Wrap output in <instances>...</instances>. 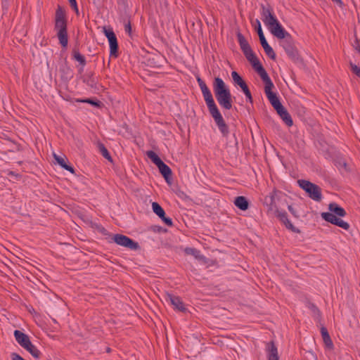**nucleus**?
Here are the masks:
<instances>
[{
    "label": "nucleus",
    "mask_w": 360,
    "mask_h": 360,
    "mask_svg": "<svg viewBox=\"0 0 360 360\" xmlns=\"http://www.w3.org/2000/svg\"><path fill=\"white\" fill-rule=\"evenodd\" d=\"M55 30H57V36L60 44L63 47H66L68 43L67 20L65 12L60 6H58L56 11Z\"/></svg>",
    "instance_id": "39448f33"
},
{
    "label": "nucleus",
    "mask_w": 360,
    "mask_h": 360,
    "mask_svg": "<svg viewBox=\"0 0 360 360\" xmlns=\"http://www.w3.org/2000/svg\"><path fill=\"white\" fill-rule=\"evenodd\" d=\"M213 90L219 105L225 110L231 109L232 96L229 87L221 78L219 77L214 78Z\"/></svg>",
    "instance_id": "20e7f679"
},
{
    "label": "nucleus",
    "mask_w": 360,
    "mask_h": 360,
    "mask_svg": "<svg viewBox=\"0 0 360 360\" xmlns=\"http://www.w3.org/2000/svg\"><path fill=\"white\" fill-rule=\"evenodd\" d=\"M242 91L244 92L248 101L250 103H253V99H252V94H251V92L248 88V86H245V88L242 89Z\"/></svg>",
    "instance_id": "a19ab883"
},
{
    "label": "nucleus",
    "mask_w": 360,
    "mask_h": 360,
    "mask_svg": "<svg viewBox=\"0 0 360 360\" xmlns=\"http://www.w3.org/2000/svg\"><path fill=\"white\" fill-rule=\"evenodd\" d=\"M236 36H237L238 41V44L240 45V49L242 50V51H244L248 50L251 48L248 41L246 40L245 37L240 32H238L237 33Z\"/></svg>",
    "instance_id": "b1692460"
},
{
    "label": "nucleus",
    "mask_w": 360,
    "mask_h": 360,
    "mask_svg": "<svg viewBox=\"0 0 360 360\" xmlns=\"http://www.w3.org/2000/svg\"><path fill=\"white\" fill-rule=\"evenodd\" d=\"M103 232L105 234L106 230L105 229H103Z\"/></svg>",
    "instance_id": "6e6d98bb"
},
{
    "label": "nucleus",
    "mask_w": 360,
    "mask_h": 360,
    "mask_svg": "<svg viewBox=\"0 0 360 360\" xmlns=\"http://www.w3.org/2000/svg\"><path fill=\"white\" fill-rule=\"evenodd\" d=\"M163 221L165 224H167V226H172V220L171 218L169 217H167L165 216V212H162V214L158 215Z\"/></svg>",
    "instance_id": "f704fd0d"
},
{
    "label": "nucleus",
    "mask_w": 360,
    "mask_h": 360,
    "mask_svg": "<svg viewBox=\"0 0 360 360\" xmlns=\"http://www.w3.org/2000/svg\"><path fill=\"white\" fill-rule=\"evenodd\" d=\"M262 20L274 36L278 39L290 37V34L280 24L269 6L266 7L262 5Z\"/></svg>",
    "instance_id": "f03ea898"
},
{
    "label": "nucleus",
    "mask_w": 360,
    "mask_h": 360,
    "mask_svg": "<svg viewBox=\"0 0 360 360\" xmlns=\"http://www.w3.org/2000/svg\"><path fill=\"white\" fill-rule=\"evenodd\" d=\"M321 333L323 338V342L326 347L329 349H333L334 347L333 341L330 337L328 330L325 327L321 328Z\"/></svg>",
    "instance_id": "6ab92c4d"
},
{
    "label": "nucleus",
    "mask_w": 360,
    "mask_h": 360,
    "mask_svg": "<svg viewBox=\"0 0 360 360\" xmlns=\"http://www.w3.org/2000/svg\"><path fill=\"white\" fill-rule=\"evenodd\" d=\"M349 67L352 72L360 77V68H359L356 64L353 63L352 62L349 63Z\"/></svg>",
    "instance_id": "c03bdc74"
},
{
    "label": "nucleus",
    "mask_w": 360,
    "mask_h": 360,
    "mask_svg": "<svg viewBox=\"0 0 360 360\" xmlns=\"http://www.w3.org/2000/svg\"><path fill=\"white\" fill-rule=\"evenodd\" d=\"M238 139L236 137L235 134H233L232 138H231L226 143L227 146L229 147H237L238 146Z\"/></svg>",
    "instance_id": "58836bf2"
},
{
    "label": "nucleus",
    "mask_w": 360,
    "mask_h": 360,
    "mask_svg": "<svg viewBox=\"0 0 360 360\" xmlns=\"http://www.w3.org/2000/svg\"><path fill=\"white\" fill-rule=\"evenodd\" d=\"M234 204L238 209L243 211L247 210L249 207V202L244 196L236 197L234 200Z\"/></svg>",
    "instance_id": "aec40b11"
},
{
    "label": "nucleus",
    "mask_w": 360,
    "mask_h": 360,
    "mask_svg": "<svg viewBox=\"0 0 360 360\" xmlns=\"http://www.w3.org/2000/svg\"><path fill=\"white\" fill-rule=\"evenodd\" d=\"M260 77L264 82V92L269 102L276 98L278 96L275 93L272 92V89L274 87V85L267 72L261 75Z\"/></svg>",
    "instance_id": "f8f14e48"
},
{
    "label": "nucleus",
    "mask_w": 360,
    "mask_h": 360,
    "mask_svg": "<svg viewBox=\"0 0 360 360\" xmlns=\"http://www.w3.org/2000/svg\"><path fill=\"white\" fill-rule=\"evenodd\" d=\"M202 96L207 104L209 112L214 119L219 131L221 133L223 137L227 139L229 134V126L226 124L220 111L219 110L211 91H210L209 92L203 93Z\"/></svg>",
    "instance_id": "7ed1b4c3"
},
{
    "label": "nucleus",
    "mask_w": 360,
    "mask_h": 360,
    "mask_svg": "<svg viewBox=\"0 0 360 360\" xmlns=\"http://www.w3.org/2000/svg\"><path fill=\"white\" fill-rule=\"evenodd\" d=\"M124 30L129 34H131V25L130 22H128L127 23L125 24V25H124Z\"/></svg>",
    "instance_id": "09e8293b"
},
{
    "label": "nucleus",
    "mask_w": 360,
    "mask_h": 360,
    "mask_svg": "<svg viewBox=\"0 0 360 360\" xmlns=\"http://www.w3.org/2000/svg\"><path fill=\"white\" fill-rule=\"evenodd\" d=\"M196 79H197L198 84L200 88L201 91H202V94L209 92L210 91L209 89V88L207 87V84H205V82L200 77H197Z\"/></svg>",
    "instance_id": "c756f323"
},
{
    "label": "nucleus",
    "mask_w": 360,
    "mask_h": 360,
    "mask_svg": "<svg viewBox=\"0 0 360 360\" xmlns=\"http://www.w3.org/2000/svg\"><path fill=\"white\" fill-rule=\"evenodd\" d=\"M276 112L287 126L290 127L292 125L293 122L291 116L283 106L281 107V109L276 110Z\"/></svg>",
    "instance_id": "a211bd4d"
},
{
    "label": "nucleus",
    "mask_w": 360,
    "mask_h": 360,
    "mask_svg": "<svg viewBox=\"0 0 360 360\" xmlns=\"http://www.w3.org/2000/svg\"><path fill=\"white\" fill-rule=\"evenodd\" d=\"M60 71L63 72L62 77L66 80L70 79L72 77L71 70L68 67H64L60 69Z\"/></svg>",
    "instance_id": "2f4dec72"
},
{
    "label": "nucleus",
    "mask_w": 360,
    "mask_h": 360,
    "mask_svg": "<svg viewBox=\"0 0 360 360\" xmlns=\"http://www.w3.org/2000/svg\"><path fill=\"white\" fill-rule=\"evenodd\" d=\"M54 159L56 160V162L64 169L69 171L72 174H75V169L72 167L68 165L65 159L56 154L53 155Z\"/></svg>",
    "instance_id": "4be33fe9"
},
{
    "label": "nucleus",
    "mask_w": 360,
    "mask_h": 360,
    "mask_svg": "<svg viewBox=\"0 0 360 360\" xmlns=\"http://www.w3.org/2000/svg\"><path fill=\"white\" fill-rule=\"evenodd\" d=\"M184 251H185L186 254H187V255H193L195 258L199 257L200 251L195 248H186Z\"/></svg>",
    "instance_id": "7c9ffc66"
},
{
    "label": "nucleus",
    "mask_w": 360,
    "mask_h": 360,
    "mask_svg": "<svg viewBox=\"0 0 360 360\" xmlns=\"http://www.w3.org/2000/svg\"><path fill=\"white\" fill-rule=\"evenodd\" d=\"M163 221L165 224H167V226H172V220L171 218L169 217H167L165 216V212H162V214L158 215Z\"/></svg>",
    "instance_id": "c9c22d12"
},
{
    "label": "nucleus",
    "mask_w": 360,
    "mask_h": 360,
    "mask_svg": "<svg viewBox=\"0 0 360 360\" xmlns=\"http://www.w3.org/2000/svg\"><path fill=\"white\" fill-rule=\"evenodd\" d=\"M13 335L15 340L22 347H24V346L30 342L28 335L21 332L20 330H15L13 333Z\"/></svg>",
    "instance_id": "dca6fc26"
},
{
    "label": "nucleus",
    "mask_w": 360,
    "mask_h": 360,
    "mask_svg": "<svg viewBox=\"0 0 360 360\" xmlns=\"http://www.w3.org/2000/svg\"><path fill=\"white\" fill-rule=\"evenodd\" d=\"M106 352H110V349L109 347H108V348L106 349Z\"/></svg>",
    "instance_id": "5fc2aeb1"
},
{
    "label": "nucleus",
    "mask_w": 360,
    "mask_h": 360,
    "mask_svg": "<svg viewBox=\"0 0 360 360\" xmlns=\"http://www.w3.org/2000/svg\"><path fill=\"white\" fill-rule=\"evenodd\" d=\"M332 1H334V2H336L338 4H342V1L341 0H332Z\"/></svg>",
    "instance_id": "603ef678"
},
{
    "label": "nucleus",
    "mask_w": 360,
    "mask_h": 360,
    "mask_svg": "<svg viewBox=\"0 0 360 360\" xmlns=\"http://www.w3.org/2000/svg\"><path fill=\"white\" fill-rule=\"evenodd\" d=\"M288 209L289 210V212L295 217V218H299L300 217V214H298V212L297 211V210L292 206V205H288Z\"/></svg>",
    "instance_id": "49530a36"
},
{
    "label": "nucleus",
    "mask_w": 360,
    "mask_h": 360,
    "mask_svg": "<svg viewBox=\"0 0 360 360\" xmlns=\"http://www.w3.org/2000/svg\"><path fill=\"white\" fill-rule=\"evenodd\" d=\"M108 242L115 243L120 246H122L131 250H137L140 249L139 243L122 234L117 233L110 236V238L108 239Z\"/></svg>",
    "instance_id": "0eeeda50"
},
{
    "label": "nucleus",
    "mask_w": 360,
    "mask_h": 360,
    "mask_svg": "<svg viewBox=\"0 0 360 360\" xmlns=\"http://www.w3.org/2000/svg\"><path fill=\"white\" fill-rule=\"evenodd\" d=\"M158 167L167 183L171 184L172 172L169 167L162 161Z\"/></svg>",
    "instance_id": "4468645a"
},
{
    "label": "nucleus",
    "mask_w": 360,
    "mask_h": 360,
    "mask_svg": "<svg viewBox=\"0 0 360 360\" xmlns=\"http://www.w3.org/2000/svg\"><path fill=\"white\" fill-rule=\"evenodd\" d=\"M297 183L300 187L307 193L311 199L316 202L321 200V188L318 185L304 179H300L297 181Z\"/></svg>",
    "instance_id": "423d86ee"
},
{
    "label": "nucleus",
    "mask_w": 360,
    "mask_h": 360,
    "mask_svg": "<svg viewBox=\"0 0 360 360\" xmlns=\"http://www.w3.org/2000/svg\"><path fill=\"white\" fill-rule=\"evenodd\" d=\"M285 39L283 41H282V46L284 49L285 51L286 52L288 57L295 63L297 64H302V59L298 53V51L294 46L291 36L287 37L284 38Z\"/></svg>",
    "instance_id": "6e6552de"
},
{
    "label": "nucleus",
    "mask_w": 360,
    "mask_h": 360,
    "mask_svg": "<svg viewBox=\"0 0 360 360\" xmlns=\"http://www.w3.org/2000/svg\"><path fill=\"white\" fill-rule=\"evenodd\" d=\"M68 1L70 2V6L75 10L76 13L78 14L79 11H78V8H77V4L76 0H68Z\"/></svg>",
    "instance_id": "de8ad7c7"
},
{
    "label": "nucleus",
    "mask_w": 360,
    "mask_h": 360,
    "mask_svg": "<svg viewBox=\"0 0 360 360\" xmlns=\"http://www.w3.org/2000/svg\"><path fill=\"white\" fill-rule=\"evenodd\" d=\"M98 150H99L100 153H101V155L105 159H107L108 160H109L110 162L112 161V159L111 155H110V153L108 152V149L105 148V146L103 143H99L98 144Z\"/></svg>",
    "instance_id": "c85d7f7f"
},
{
    "label": "nucleus",
    "mask_w": 360,
    "mask_h": 360,
    "mask_svg": "<svg viewBox=\"0 0 360 360\" xmlns=\"http://www.w3.org/2000/svg\"><path fill=\"white\" fill-rule=\"evenodd\" d=\"M82 102L90 103L92 105L100 107L101 105V101H94L90 98L86 99L82 101Z\"/></svg>",
    "instance_id": "a18cd8bd"
},
{
    "label": "nucleus",
    "mask_w": 360,
    "mask_h": 360,
    "mask_svg": "<svg viewBox=\"0 0 360 360\" xmlns=\"http://www.w3.org/2000/svg\"><path fill=\"white\" fill-rule=\"evenodd\" d=\"M163 221L165 224H167V226H172V220L171 218L169 217H167L165 216V212H162V214L158 215Z\"/></svg>",
    "instance_id": "72a5a7b5"
},
{
    "label": "nucleus",
    "mask_w": 360,
    "mask_h": 360,
    "mask_svg": "<svg viewBox=\"0 0 360 360\" xmlns=\"http://www.w3.org/2000/svg\"><path fill=\"white\" fill-rule=\"evenodd\" d=\"M321 217L325 221L331 223L332 224L336 225L339 227L342 228L345 230H349L350 226L349 224L341 219L340 218H338L335 214H334L333 212H322L321 213Z\"/></svg>",
    "instance_id": "9b49d317"
},
{
    "label": "nucleus",
    "mask_w": 360,
    "mask_h": 360,
    "mask_svg": "<svg viewBox=\"0 0 360 360\" xmlns=\"http://www.w3.org/2000/svg\"><path fill=\"white\" fill-rule=\"evenodd\" d=\"M146 155L157 167L162 162L160 157L153 150L147 151Z\"/></svg>",
    "instance_id": "cd10ccee"
},
{
    "label": "nucleus",
    "mask_w": 360,
    "mask_h": 360,
    "mask_svg": "<svg viewBox=\"0 0 360 360\" xmlns=\"http://www.w3.org/2000/svg\"><path fill=\"white\" fill-rule=\"evenodd\" d=\"M243 53L245 55L246 59L251 63L252 68L259 74V76L266 73V71L251 48L243 51Z\"/></svg>",
    "instance_id": "1a4fd4ad"
},
{
    "label": "nucleus",
    "mask_w": 360,
    "mask_h": 360,
    "mask_svg": "<svg viewBox=\"0 0 360 360\" xmlns=\"http://www.w3.org/2000/svg\"><path fill=\"white\" fill-rule=\"evenodd\" d=\"M313 309H314V311H319L318 308L314 305H313Z\"/></svg>",
    "instance_id": "864d4df0"
},
{
    "label": "nucleus",
    "mask_w": 360,
    "mask_h": 360,
    "mask_svg": "<svg viewBox=\"0 0 360 360\" xmlns=\"http://www.w3.org/2000/svg\"><path fill=\"white\" fill-rule=\"evenodd\" d=\"M231 77L234 84L236 85L239 86L241 88V89L248 86L245 82L243 79V78L237 72L233 71L231 72Z\"/></svg>",
    "instance_id": "393cba45"
},
{
    "label": "nucleus",
    "mask_w": 360,
    "mask_h": 360,
    "mask_svg": "<svg viewBox=\"0 0 360 360\" xmlns=\"http://www.w3.org/2000/svg\"><path fill=\"white\" fill-rule=\"evenodd\" d=\"M152 208L154 213H155L157 215L162 214V212L165 211L162 207L156 202L152 203Z\"/></svg>",
    "instance_id": "473e14b6"
},
{
    "label": "nucleus",
    "mask_w": 360,
    "mask_h": 360,
    "mask_svg": "<svg viewBox=\"0 0 360 360\" xmlns=\"http://www.w3.org/2000/svg\"><path fill=\"white\" fill-rule=\"evenodd\" d=\"M163 221L165 224H167V226H172V220L171 218L169 217H167L165 216V212H162V214L158 215Z\"/></svg>",
    "instance_id": "4c0bfd02"
},
{
    "label": "nucleus",
    "mask_w": 360,
    "mask_h": 360,
    "mask_svg": "<svg viewBox=\"0 0 360 360\" xmlns=\"http://www.w3.org/2000/svg\"><path fill=\"white\" fill-rule=\"evenodd\" d=\"M103 32L108 39L110 45V55L115 58L117 57L118 43L115 34L112 29H107L105 27H103Z\"/></svg>",
    "instance_id": "9d476101"
},
{
    "label": "nucleus",
    "mask_w": 360,
    "mask_h": 360,
    "mask_svg": "<svg viewBox=\"0 0 360 360\" xmlns=\"http://www.w3.org/2000/svg\"><path fill=\"white\" fill-rule=\"evenodd\" d=\"M268 360H279L278 349L273 341L267 344Z\"/></svg>",
    "instance_id": "f3484780"
},
{
    "label": "nucleus",
    "mask_w": 360,
    "mask_h": 360,
    "mask_svg": "<svg viewBox=\"0 0 360 360\" xmlns=\"http://www.w3.org/2000/svg\"><path fill=\"white\" fill-rule=\"evenodd\" d=\"M259 38L260 43L263 47L265 53L272 60L276 59V53L271 46L268 44L264 36H262Z\"/></svg>",
    "instance_id": "2eb2a0df"
},
{
    "label": "nucleus",
    "mask_w": 360,
    "mask_h": 360,
    "mask_svg": "<svg viewBox=\"0 0 360 360\" xmlns=\"http://www.w3.org/2000/svg\"><path fill=\"white\" fill-rule=\"evenodd\" d=\"M179 196L180 198H184V199H186V198H188V197L187 196V195H186L185 193L182 192V191L179 192Z\"/></svg>",
    "instance_id": "8fccbe9b"
},
{
    "label": "nucleus",
    "mask_w": 360,
    "mask_h": 360,
    "mask_svg": "<svg viewBox=\"0 0 360 360\" xmlns=\"http://www.w3.org/2000/svg\"><path fill=\"white\" fill-rule=\"evenodd\" d=\"M52 320H53V321L54 323H57V322H56V319H52Z\"/></svg>",
    "instance_id": "4d7b16f0"
},
{
    "label": "nucleus",
    "mask_w": 360,
    "mask_h": 360,
    "mask_svg": "<svg viewBox=\"0 0 360 360\" xmlns=\"http://www.w3.org/2000/svg\"><path fill=\"white\" fill-rule=\"evenodd\" d=\"M336 166L339 169H344L345 171H348L347 164L343 160H340L336 162Z\"/></svg>",
    "instance_id": "37998d69"
},
{
    "label": "nucleus",
    "mask_w": 360,
    "mask_h": 360,
    "mask_svg": "<svg viewBox=\"0 0 360 360\" xmlns=\"http://www.w3.org/2000/svg\"><path fill=\"white\" fill-rule=\"evenodd\" d=\"M163 221L165 224H167V226H172V220L171 218L169 217H167L165 216V212H162V214L158 215Z\"/></svg>",
    "instance_id": "e433bc0d"
},
{
    "label": "nucleus",
    "mask_w": 360,
    "mask_h": 360,
    "mask_svg": "<svg viewBox=\"0 0 360 360\" xmlns=\"http://www.w3.org/2000/svg\"><path fill=\"white\" fill-rule=\"evenodd\" d=\"M255 24H256L255 30L258 34L259 37H260L262 36H264L262 29L260 21L258 19L255 20Z\"/></svg>",
    "instance_id": "79ce46f5"
},
{
    "label": "nucleus",
    "mask_w": 360,
    "mask_h": 360,
    "mask_svg": "<svg viewBox=\"0 0 360 360\" xmlns=\"http://www.w3.org/2000/svg\"><path fill=\"white\" fill-rule=\"evenodd\" d=\"M270 103L271 104V105L274 107V108L276 110H278V109H281V107L283 106L281 104V103L280 102L278 97L276 98H275L274 100H272L271 101H270Z\"/></svg>",
    "instance_id": "ea45409f"
},
{
    "label": "nucleus",
    "mask_w": 360,
    "mask_h": 360,
    "mask_svg": "<svg viewBox=\"0 0 360 360\" xmlns=\"http://www.w3.org/2000/svg\"><path fill=\"white\" fill-rule=\"evenodd\" d=\"M9 176H15L16 177H18L19 175L17 174H15L13 172H9L8 174Z\"/></svg>",
    "instance_id": "3c124183"
},
{
    "label": "nucleus",
    "mask_w": 360,
    "mask_h": 360,
    "mask_svg": "<svg viewBox=\"0 0 360 360\" xmlns=\"http://www.w3.org/2000/svg\"><path fill=\"white\" fill-rule=\"evenodd\" d=\"M73 58L75 60L78 61L80 65L84 67L86 65V59L78 51H73ZM83 71V68H80L79 72Z\"/></svg>",
    "instance_id": "bb28decb"
},
{
    "label": "nucleus",
    "mask_w": 360,
    "mask_h": 360,
    "mask_svg": "<svg viewBox=\"0 0 360 360\" xmlns=\"http://www.w3.org/2000/svg\"><path fill=\"white\" fill-rule=\"evenodd\" d=\"M330 212L338 217H345L346 215V211L335 202L330 203L328 205Z\"/></svg>",
    "instance_id": "412c9836"
},
{
    "label": "nucleus",
    "mask_w": 360,
    "mask_h": 360,
    "mask_svg": "<svg viewBox=\"0 0 360 360\" xmlns=\"http://www.w3.org/2000/svg\"><path fill=\"white\" fill-rule=\"evenodd\" d=\"M167 297L170 303L174 307L175 309L182 312L186 311V308L185 307L184 302L179 297L169 294Z\"/></svg>",
    "instance_id": "ddd939ff"
},
{
    "label": "nucleus",
    "mask_w": 360,
    "mask_h": 360,
    "mask_svg": "<svg viewBox=\"0 0 360 360\" xmlns=\"http://www.w3.org/2000/svg\"><path fill=\"white\" fill-rule=\"evenodd\" d=\"M23 348L30 352V354L35 359H39L41 356L40 351L32 343L31 341L24 346Z\"/></svg>",
    "instance_id": "5701e85b"
},
{
    "label": "nucleus",
    "mask_w": 360,
    "mask_h": 360,
    "mask_svg": "<svg viewBox=\"0 0 360 360\" xmlns=\"http://www.w3.org/2000/svg\"><path fill=\"white\" fill-rule=\"evenodd\" d=\"M282 195L281 191L274 189L269 195L264 198V203L268 207V212L274 213L278 220L289 230L294 233H300V230L295 227L288 218L287 212L278 210L276 199H278Z\"/></svg>",
    "instance_id": "f257e3e1"
},
{
    "label": "nucleus",
    "mask_w": 360,
    "mask_h": 360,
    "mask_svg": "<svg viewBox=\"0 0 360 360\" xmlns=\"http://www.w3.org/2000/svg\"><path fill=\"white\" fill-rule=\"evenodd\" d=\"M83 82L91 88H96V80L91 73L86 74L83 76Z\"/></svg>",
    "instance_id": "a878e982"
}]
</instances>
